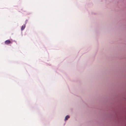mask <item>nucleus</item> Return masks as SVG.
Returning a JSON list of instances; mask_svg holds the SVG:
<instances>
[{
    "label": "nucleus",
    "mask_w": 126,
    "mask_h": 126,
    "mask_svg": "<svg viewBox=\"0 0 126 126\" xmlns=\"http://www.w3.org/2000/svg\"><path fill=\"white\" fill-rule=\"evenodd\" d=\"M13 42L12 40H7L5 41L4 43L5 45H7L9 44H12Z\"/></svg>",
    "instance_id": "obj_1"
},
{
    "label": "nucleus",
    "mask_w": 126,
    "mask_h": 126,
    "mask_svg": "<svg viewBox=\"0 0 126 126\" xmlns=\"http://www.w3.org/2000/svg\"><path fill=\"white\" fill-rule=\"evenodd\" d=\"M26 26L25 24H24L23 25H22L21 27V30H24Z\"/></svg>",
    "instance_id": "obj_2"
},
{
    "label": "nucleus",
    "mask_w": 126,
    "mask_h": 126,
    "mask_svg": "<svg viewBox=\"0 0 126 126\" xmlns=\"http://www.w3.org/2000/svg\"><path fill=\"white\" fill-rule=\"evenodd\" d=\"M69 118V116L68 115H67L66 116L65 118V120H67Z\"/></svg>",
    "instance_id": "obj_3"
}]
</instances>
